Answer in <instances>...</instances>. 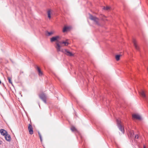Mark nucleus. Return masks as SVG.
I'll return each mask as SVG.
<instances>
[{"label": "nucleus", "instance_id": "nucleus-1", "mask_svg": "<svg viewBox=\"0 0 148 148\" xmlns=\"http://www.w3.org/2000/svg\"><path fill=\"white\" fill-rule=\"evenodd\" d=\"M89 18L90 19L93 21L97 25H100L99 22V19L98 18L95 16H93L92 14H89Z\"/></svg>", "mask_w": 148, "mask_h": 148}, {"label": "nucleus", "instance_id": "nucleus-2", "mask_svg": "<svg viewBox=\"0 0 148 148\" xmlns=\"http://www.w3.org/2000/svg\"><path fill=\"white\" fill-rule=\"evenodd\" d=\"M116 122L117 123V126L119 130L121 131L122 133H124V129L123 127L121 125V122L120 120L117 119L116 120Z\"/></svg>", "mask_w": 148, "mask_h": 148}, {"label": "nucleus", "instance_id": "nucleus-3", "mask_svg": "<svg viewBox=\"0 0 148 148\" xmlns=\"http://www.w3.org/2000/svg\"><path fill=\"white\" fill-rule=\"evenodd\" d=\"M40 98L44 102L46 103H47L46 97L45 95L43 93H42L39 95Z\"/></svg>", "mask_w": 148, "mask_h": 148}, {"label": "nucleus", "instance_id": "nucleus-4", "mask_svg": "<svg viewBox=\"0 0 148 148\" xmlns=\"http://www.w3.org/2000/svg\"><path fill=\"white\" fill-rule=\"evenodd\" d=\"M28 128L29 134H32L33 133V131L32 127L31 124H29Z\"/></svg>", "mask_w": 148, "mask_h": 148}, {"label": "nucleus", "instance_id": "nucleus-5", "mask_svg": "<svg viewBox=\"0 0 148 148\" xmlns=\"http://www.w3.org/2000/svg\"><path fill=\"white\" fill-rule=\"evenodd\" d=\"M59 38V36H56L53 37L50 39V41L51 42H53L55 41L58 42V39Z\"/></svg>", "mask_w": 148, "mask_h": 148}, {"label": "nucleus", "instance_id": "nucleus-6", "mask_svg": "<svg viewBox=\"0 0 148 148\" xmlns=\"http://www.w3.org/2000/svg\"><path fill=\"white\" fill-rule=\"evenodd\" d=\"M64 50V53L67 56H73V54L71 52L68 51L67 49H65Z\"/></svg>", "mask_w": 148, "mask_h": 148}, {"label": "nucleus", "instance_id": "nucleus-7", "mask_svg": "<svg viewBox=\"0 0 148 148\" xmlns=\"http://www.w3.org/2000/svg\"><path fill=\"white\" fill-rule=\"evenodd\" d=\"M0 132L3 136H5L7 134V132L3 129H1L0 130Z\"/></svg>", "mask_w": 148, "mask_h": 148}, {"label": "nucleus", "instance_id": "nucleus-8", "mask_svg": "<svg viewBox=\"0 0 148 148\" xmlns=\"http://www.w3.org/2000/svg\"><path fill=\"white\" fill-rule=\"evenodd\" d=\"M56 48L57 51L58 52L61 51L60 48L61 46L58 43H56Z\"/></svg>", "mask_w": 148, "mask_h": 148}, {"label": "nucleus", "instance_id": "nucleus-9", "mask_svg": "<svg viewBox=\"0 0 148 148\" xmlns=\"http://www.w3.org/2000/svg\"><path fill=\"white\" fill-rule=\"evenodd\" d=\"M132 117L136 119L140 120L141 119V117L138 114H134L132 115Z\"/></svg>", "mask_w": 148, "mask_h": 148}, {"label": "nucleus", "instance_id": "nucleus-10", "mask_svg": "<svg viewBox=\"0 0 148 148\" xmlns=\"http://www.w3.org/2000/svg\"><path fill=\"white\" fill-rule=\"evenodd\" d=\"M5 140L8 141L10 142L11 141V137L8 134L5 136Z\"/></svg>", "mask_w": 148, "mask_h": 148}, {"label": "nucleus", "instance_id": "nucleus-11", "mask_svg": "<svg viewBox=\"0 0 148 148\" xmlns=\"http://www.w3.org/2000/svg\"><path fill=\"white\" fill-rule=\"evenodd\" d=\"M133 43L134 44V46L135 47V48L137 49V50H138L139 49V47L137 45L136 42V41L134 39L133 40Z\"/></svg>", "mask_w": 148, "mask_h": 148}, {"label": "nucleus", "instance_id": "nucleus-12", "mask_svg": "<svg viewBox=\"0 0 148 148\" xmlns=\"http://www.w3.org/2000/svg\"><path fill=\"white\" fill-rule=\"evenodd\" d=\"M37 68L38 70V74L40 76H41L42 75V72L41 71L40 69L38 66H37Z\"/></svg>", "mask_w": 148, "mask_h": 148}, {"label": "nucleus", "instance_id": "nucleus-13", "mask_svg": "<svg viewBox=\"0 0 148 148\" xmlns=\"http://www.w3.org/2000/svg\"><path fill=\"white\" fill-rule=\"evenodd\" d=\"M69 27H65L63 29V32H66L69 29Z\"/></svg>", "mask_w": 148, "mask_h": 148}, {"label": "nucleus", "instance_id": "nucleus-14", "mask_svg": "<svg viewBox=\"0 0 148 148\" xmlns=\"http://www.w3.org/2000/svg\"><path fill=\"white\" fill-rule=\"evenodd\" d=\"M121 56L120 55H117L116 56L115 58L116 61H118L120 60V58Z\"/></svg>", "mask_w": 148, "mask_h": 148}, {"label": "nucleus", "instance_id": "nucleus-15", "mask_svg": "<svg viewBox=\"0 0 148 148\" xmlns=\"http://www.w3.org/2000/svg\"><path fill=\"white\" fill-rule=\"evenodd\" d=\"M48 17L49 18H51V11L50 10H49L47 12Z\"/></svg>", "mask_w": 148, "mask_h": 148}, {"label": "nucleus", "instance_id": "nucleus-16", "mask_svg": "<svg viewBox=\"0 0 148 148\" xmlns=\"http://www.w3.org/2000/svg\"><path fill=\"white\" fill-rule=\"evenodd\" d=\"M7 79L8 80V82H9L11 84H12V81L11 80V78L10 77H7Z\"/></svg>", "mask_w": 148, "mask_h": 148}, {"label": "nucleus", "instance_id": "nucleus-17", "mask_svg": "<svg viewBox=\"0 0 148 148\" xmlns=\"http://www.w3.org/2000/svg\"><path fill=\"white\" fill-rule=\"evenodd\" d=\"M62 43L64 44V45L66 46H67L69 45V43L66 41H63Z\"/></svg>", "mask_w": 148, "mask_h": 148}, {"label": "nucleus", "instance_id": "nucleus-18", "mask_svg": "<svg viewBox=\"0 0 148 148\" xmlns=\"http://www.w3.org/2000/svg\"><path fill=\"white\" fill-rule=\"evenodd\" d=\"M71 130L72 131H76L77 130L76 128L74 126H72L71 127Z\"/></svg>", "mask_w": 148, "mask_h": 148}, {"label": "nucleus", "instance_id": "nucleus-19", "mask_svg": "<svg viewBox=\"0 0 148 148\" xmlns=\"http://www.w3.org/2000/svg\"><path fill=\"white\" fill-rule=\"evenodd\" d=\"M47 33L48 34L47 36H49L53 34V32H47Z\"/></svg>", "mask_w": 148, "mask_h": 148}, {"label": "nucleus", "instance_id": "nucleus-20", "mask_svg": "<svg viewBox=\"0 0 148 148\" xmlns=\"http://www.w3.org/2000/svg\"><path fill=\"white\" fill-rule=\"evenodd\" d=\"M103 9L106 10H108L110 9V7L108 6H107L106 7H104L103 8Z\"/></svg>", "mask_w": 148, "mask_h": 148}, {"label": "nucleus", "instance_id": "nucleus-21", "mask_svg": "<svg viewBox=\"0 0 148 148\" xmlns=\"http://www.w3.org/2000/svg\"><path fill=\"white\" fill-rule=\"evenodd\" d=\"M135 138L136 139H138V134H137L135 136Z\"/></svg>", "mask_w": 148, "mask_h": 148}, {"label": "nucleus", "instance_id": "nucleus-22", "mask_svg": "<svg viewBox=\"0 0 148 148\" xmlns=\"http://www.w3.org/2000/svg\"><path fill=\"white\" fill-rule=\"evenodd\" d=\"M38 134L39 136V137L41 138V137H42L40 133V132H38Z\"/></svg>", "mask_w": 148, "mask_h": 148}, {"label": "nucleus", "instance_id": "nucleus-23", "mask_svg": "<svg viewBox=\"0 0 148 148\" xmlns=\"http://www.w3.org/2000/svg\"><path fill=\"white\" fill-rule=\"evenodd\" d=\"M23 72L22 71H21L20 72V75H21V74L22 73H23Z\"/></svg>", "mask_w": 148, "mask_h": 148}, {"label": "nucleus", "instance_id": "nucleus-24", "mask_svg": "<svg viewBox=\"0 0 148 148\" xmlns=\"http://www.w3.org/2000/svg\"><path fill=\"white\" fill-rule=\"evenodd\" d=\"M40 138V140L41 142V143L42 142V137H41V138Z\"/></svg>", "mask_w": 148, "mask_h": 148}, {"label": "nucleus", "instance_id": "nucleus-25", "mask_svg": "<svg viewBox=\"0 0 148 148\" xmlns=\"http://www.w3.org/2000/svg\"><path fill=\"white\" fill-rule=\"evenodd\" d=\"M2 143V141L1 140H0V145H1Z\"/></svg>", "mask_w": 148, "mask_h": 148}, {"label": "nucleus", "instance_id": "nucleus-26", "mask_svg": "<svg viewBox=\"0 0 148 148\" xmlns=\"http://www.w3.org/2000/svg\"><path fill=\"white\" fill-rule=\"evenodd\" d=\"M143 148H146L145 146V145L143 146Z\"/></svg>", "mask_w": 148, "mask_h": 148}, {"label": "nucleus", "instance_id": "nucleus-27", "mask_svg": "<svg viewBox=\"0 0 148 148\" xmlns=\"http://www.w3.org/2000/svg\"><path fill=\"white\" fill-rule=\"evenodd\" d=\"M1 81L0 80V84H1Z\"/></svg>", "mask_w": 148, "mask_h": 148}]
</instances>
